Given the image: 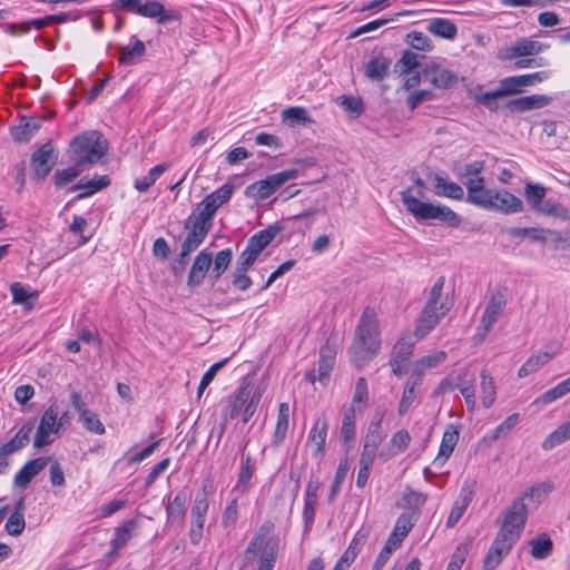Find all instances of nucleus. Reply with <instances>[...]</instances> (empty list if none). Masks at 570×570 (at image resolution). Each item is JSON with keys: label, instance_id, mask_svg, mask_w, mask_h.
Wrapping results in <instances>:
<instances>
[{"label": "nucleus", "instance_id": "obj_1", "mask_svg": "<svg viewBox=\"0 0 570 570\" xmlns=\"http://www.w3.org/2000/svg\"><path fill=\"white\" fill-rule=\"evenodd\" d=\"M528 509L522 498L515 499L505 511L500 529L483 559V570H495L521 537Z\"/></svg>", "mask_w": 570, "mask_h": 570}, {"label": "nucleus", "instance_id": "obj_2", "mask_svg": "<svg viewBox=\"0 0 570 570\" xmlns=\"http://www.w3.org/2000/svg\"><path fill=\"white\" fill-rule=\"evenodd\" d=\"M425 184L423 179L416 178L414 184L401 193V199L406 210L416 219L422 222L438 220L456 227L461 224V217L450 207L423 202L425 197Z\"/></svg>", "mask_w": 570, "mask_h": 570}, {"label": "nucleus", "instance_id": "obj_3", "mask_svg": "<svg viewBox=\"0 0 570 570\" xmlns=\"http://www.w3.org/2000/svg\"><path fill=\"white\" fill-rule=\"evenodd\" d=\"M380 346L381 332L376 312L367 306L358 320L350 348L352 363L356 367H363L376 355Z\"/></svg>", "mask_w": 570, "mask_h": 570}, {"label": "nucleus", "instance_id": "obj_4", "mask_svg": "<svg viewBox=\"0 0 570 570\" xmlns=\"http://www.w3.org/2000/svg\"><path fill=\"white\" fill-rule=\"evenodd\" d=\"M445 278L440 276L431 287L426 302L416 320L414 335L425 337L453 307V301L443 293Z\"/></svg>", "mask_w": 570, "mask_h": 570}, {"label": "nucleus", "instance_id": "obj_5", "mask_svg": "<svg viewBox=\"0 0 570 570\" xmlns=\"http://www.w3.org/2000/svg\"><path fill=\"white\" fill-rule=\"evenodd\" d=\"M108 151V141L98 130L77 135L69 145L70 158L76 166L88 167L98 164Z\"/></svg>", "mask_w": 570, "mask_h": 570}, {"label": "nucleus", "instance_id": "obj_6", "mask_svg": "<svg viewBox=\"0 0 570 570\" xmlns=\"http://www.w3.org/2000/svg\"><path fill=\"white\" fill-rule=\"evenodd\" d=\"M264 389L254 387L249 383L240 385L237 391L228 397L224 410V419L234 420L242 415L243 423H247L257 410Z\"/></svg>", "mask_w": 570, "mask_h": 570}, {"label": "nucleus", "instance_id": "obj_7", "mask_svg": "<svg viewBox=\"0 0 570 570\" xmlns=\"http://www.w3.org/2000/svg\"><path fill=\"white\" fill-rule=\"evenodd\" d=\"M59 407L56 403H52L41 415L40 423L37 428L35 438H33V446L36 449H41L52 442L51 434L59 433L60 429L63 426V416L62 414L59 419Z\"/></svg>", "mask_w": 570, "mask_h": 570}, {"label": "nucleus", "instance_id": "obj_8", "mask_svg": "<svg viewBox=\"0 0 570 570\" xmlns=\"http://www.w3.org/2000/svg\"><path fill=\"white\" fill-rule=\"evenodd\" d=\"M298 176V170L291 168L275 173L264 179L257 180L247 187L246 193L256 199L264 200L272 196L278 188H281L288 180Z\"/></svg>", "mask_w": 570, "mask_h": 570}, {"label": "nucleus", "instance_id": "obj_9", "mask_svg": "<svg viewBox=\"0 0 570 570\" xmlns=\"http://www.w3.org/2000/svg\"><path fill=\"white\" fill-rule=\"evenodd\" d=\"M507 297L503 292L498 289L491 293L478 326L476 335L481 341H483L491 332L493 325L498 322L499 317L503 313Z\"/></svg>", "mask_w": 570, "mask_h": 570}, {"label": "nucleus", "instance_id": "obj_10", "mask_svg": "<svg viewBox=\"0 0 570 570\" xmlns=\"http://www.w3.org/2000/svg\"><path fill=\"white\" fill-rule=\"evenodd\" d=\"M248 557L250 553H258L257 570H273L277 557V543L257 534L252 538L246 551Z\"/></svg>", "mask_w": 570, "mask_h": 570}, {"label": "nucleus", "instance_id": "obj_11", "mask_svg": "<svg viewBox=\"0 0 570 570\" xmlns=\"http://www.w3.org/2000/svg\"><path fill=\"white\" fill-rule=\"evenodd\" d=\"M544 48V45L539 41H533L528 38H519L509 46L502 47L497 53V58L501 61L518 60L522 57H530L538 55Z\"/></svg>", "mask_w": 570, "mask_h": 570}, {"label": "nucleus", "instance_id": "obj_12", "mask_svg": "<svg viewBox=\"0 0 570 570\" xmlns=\"http://www.w3.org/2000/svg\"><path fill=\"white\" fill-rule=\"evenodd\" d=\"M213 223L197 213H193L186 220L187 235L183 242L181 249L197 248L212 228Z\"/></svg>", "mask_w": 570, "mask_h": 570}, {"label": "nucleus", "instance_id": "obj_13", "mask_svg": "<svg viewBox=\"0 0 570 570\" xmlns=\"http://www.w3.org/2000/svg\"><path fill=\"white\" fill-rule=\"evenodd\" d=\"M233 190V184H224L222 187L207 195L197 206L195 213L213 223L215 213L223 204L230 199Z\"/></svg>", "mask_w": 570, "mask_h": 570}, {"label": "nucleus", "instance_id": "obj_14", "mask_svg": "<svg viewBox=\"0 0 570 570\" xmlns=\"http://www.w3.org/2000/svg\"><path fill=\"white\" fill-rule=\"evenodd\" d=\"M57 161L53 145L48 141L38 148L31 156L32 177L43 179Z\"/></svg>", "mask_w": 570, "mask_h": 570}, {"label": "nucleus", "instance_id": "obj_15", "mask_svg": "<svg viewBox=\"0 0 570 570\" xmlns=\"http://www.w3.org/2000/svg\"><path fill=\"white\" fill-rule=\"evenodd\" d=\"M336 350L330 344H325L320 350V358L317 364V376L315 370L307 372L305 377L308 382L314 383L316 380L325 385L330 380V374L334 368Z\"/></svg>", "mask_w": 570, "mask_h": 570}, {"label": "nucleus", "instance_id": "obj_16", "mask_svg": "<svg viewBox=\"0 0 570 570\" xmlns=\"http://www.w3.org/2000/svg\"><path fill=\"white\" fill-rule=\"evenodd\" d=\"M463 184L468 190V203L484 209L491 207L493 190L485 188L483 177L469 178L468 180H463Z\"/></svg>", "mask_w": 570, "mask_h": 570}, {"label": "nucleus", "instance_id": "obj_17", "mask_svg": "<svg viewBox=\"0 0 570 570\" xmlns=\"http://www.w3.org/2000/svg\"><path fill=\"white\" fill-rule=\"evenodd\" d=\"M139 528V519L131 518L115 528L114 537L110 540L109 556H117L118 551L124 548L137 534Z\"/></svg>", "mask_w": 570, "mask_h": 570}, {"label": "nucleus", "instance_id": "obj_18", "mask_svg": "<svg viewBox=\"0 0 570 570\" xmlns=\"http://www.w3.org/2000/svg\"><path fill=\"white\" fill-rule=\"evenodd\" d=\"M423 73L435 88L440 89L450 88L454 86L459 80V77L455 72L443 68L438 63L428 65L424 68Z\"/></svg>", "mask_w": 570, "mask_h": 570}, {"label": "nucleus", "instance_id": "obj_19", "mask_svg": "<svg viewBox=\"0 0 570 570\" xmlns=\"http://www.w3.org/2000/svg\"><path fill=\"white\" fill-rule=\"evenodd\" d=\"M552 98L546 95H531L512 99L505 104V109L513 114L525 112L550 105Z\"/></svg>", "mask_w": 570, "mask_h": 570}, {"label": "nucleus", "instance_id": "obj_20", "mask_svg": "<svg viewBox=\"0 0 570 570\" xmlns=\"http://www.w3.org/2000/svg\"><path fill=\"white\" fill-rule=\"evenodd\" d=\"M415 512L402 513L394 525L392 533L389 535L386 544L397 549L402 541L406 538L409 532L415 524Z\"/></svg>", "mask_w": 570, "mask_h": 570}, {"label": "nucleus", "instance_id": "obj_21", "mask_svg": "<svg viewBox=\"0 0 570 570\" xmlns=\"http://www.w3.org/2000/svg\"><path fill=\"white\" fill-rule=\"evenodd\" d=\"M492 205L489 209H495L505 214L520 213L523 204L520 198L508 190H498L492 193Z\"/></svg>", "mask_w": 570, "mask_h": 570}, {"label": "nucleus", "instance_id": "obj_22", "mask_svg": "<svg viewBox=\"0 0 570 570\" xmlns=\"http://www.w3.org/2000/svg\"><path fill=\"white\" fill-rule=\"evenodd\" d=\"M50 458L40 456L27 462L16 474L14 484L19 488H26L31 480L38 475L49 463Z\"/></svg>", "mask_w": 570, "mask_h": 570}, {"label": "nucleus", "instance_id": "obj_23", "mask_svg": "<svg viewBox=\"0 0 570 570\" xmlns=\"http://www.w3.org/2000/svg\"><path fill=\"white\" fill-rule=\"evenodd\" d=\"M119 63L122 66H132L139 62L146 55L145 43L136 36L130 38L128 46H120Z\"/></svg>", "mask_w": 570, "mask_h": 570}, {"label": "nucleus", "instance_id": "obj_24", "mask_svg": "<svg viewBox=\"0 0 570 570\" xmlns=\"http://www.w3.org/2000/svg\"><path fill=\"white\" fill-rule=\"evenodd\" d=\"M328 431V422L326 419H316L309 431L307 443L315 446L313 456H322L325 450L326 438Z\"/></svg>", "mask_w": 570, "mask_h": 570}, {"label": "nucleus", "instance_id": "obj_25", "mask_svg": "<svg viewBox=\"0 0 570 570\" xmlns=\"http://www.w3.org/2000/svg\"><path fill=\"white\" fill-rule=\"evenodd\" d=\"M110 184V179L106 175L95 176L92 179L81 178L76 185H73L70 190L75 191L78 189H82L77 199L87 198L94 195L97 191L102 190L108 187Z\"/></svg>", "mask_w": 570, "mask_h": 570}, {"label": "nucleus", "instance_id": "obj_26", "mask_svg": "<svg viewBox=\"0 0 570 570\" xmlns=\"http://www.w3.org/2000/svg\"><path fill=\"white\" fill-rule=\"evenodd\" d=\"M459 440V432L453 425H449L444 431L440 444L439 453L434 459V464L443 465L452 454Z\"/></svg>", "mask_w": 570, "mask_h": 570}, {"label": "nucleus", "instance_id": "obj_27", "mask_svg": "<svg viewBox=\"0 0 570 570\" xmlns=\"http://www.w3.org/2000/svg\"><path fill=\"white\" fill-rule=\"evenodd\" d=\"M410 442V433L404 429L399 430L392 435L386 449H383L380 452V458L389 460L390 458L397 455L399 453L405 451Z\"/></svg>", "mask_w": 570, "mask_h": 570}, {"label": "nucleus", "instance_id": "obj_28", "mask_svg": "<svg viewBox=\"0 0 570 570\" xmlns=\"http://www.w3.org/2000/svg\"><path fill=\"white\" fill-rule=\"evenodd\" d=\"M24 509H26L24 498L21 497L16 502L14 510L9 515V518L6 522L4 529L8 532V534L17 537V535L21 534L22 531L24 530V527H26L24 514H23Z\"/></svg>", "mask_w": 570, "mask_h": 570}, {"label": "nucleus", "instance_id": "obj_29", "mask_svg": "<svg viewBox=\"0 0 570 570\" xmlns=\"http://www.w3.org/2000/svg\"><path fill=\"white\" fill-rule=\"evenodd\" d=\"M473 492L469 487H463L460 497L455 500L446 520V527H454L464 514L466 508L472 501Z\"/></svg>", "mask_w": 570, "mask_h": 570}, {"label": "nucleus", "instance_id": "obj_30", "mask_svg": "<svg viewBox=\"0 0 570 570\" xmlns=\"http://www.w3.org/2000/svg\"><path fill=\"white\" fill-rule=\"evenodd\" d=\"M570 393V376L556 386L547 390L544 393L539 395L533 402V406H546L554 401L563 397L564 395Z\"/></svg>", "mask_w": 570, "mask_h": 570}, {"label": "nucleus", "instance_id": "obj_31", "mask_svg": "<svg viewBox=\"0 0 570 570\" xmlns=\"http://www.w3.org/2000/svg\"><path fill=\"white\" fill-rule=\"evenodd\" d=\"M212 265V255L208 252H200L196 257L188 276V285L196 286L205 277Z\"/></svg>", "mask_w": 570, "mask_h": 570}, {"label": "nucleus", "instance_id": "obj_32", "mask_svg": "<svg viewBox=\"0 0 570 570\" xmlns=\"http://www.w3.org/2000/svg\"><path fill=\"white\" fill-rule=\"evenodd\" d=\"M428 31L436 37L452 40L458 33L455 23L445 18H433L429 20Z\"/></svg>", "mask_w": 570, "mask_h": 570}, {"label": "nucleus", "instance_id": "obj_33", "mask_svg": "<svg viewBox=\"0 0 570 570\" xmlns=\"http://www.w3.org/2000/svg\"><path fill=\"white\" fill-rule=\"evenodd\" d=\"M12 302L22 305L26 309H31L33 301L38 298V292L32 291L30 286L21 283H13L10 287Z\"/></svg>", "mask_w": 570, "mask_h": 570}, {"label": "nucleus", "instance_id": "obj_34", "mask_svg": "<svg viewBox=\"0 0 570 570\" xmlns=\"http://www.w3.org/2000/svg\"><path fill=\"white\" fill-rule=\"evenodd\" d=\"M281 230L282 227L278 225H271L267 228L259 230L248 239L246 249H265V247L273 242Z\"/></svg>", "mask_w": 570, "mask_h": 570}, {"label": "nucleus", "instance_id": "obj_35", "mask_svg": "<svg viewBox=\"0 0 570 570\" xmlns=\"http://www.w3.org/2000/svg\"><path fill=\"white\" fill-rule=\"evenodd\" d=\"M434 188L438 196H443L455 200H461L464 196V190L459 184L449 181L439 175L434 177Z\"/></svg>", "mask_w": 570, "mask_h": 570}, {"label": "nucleus", "instance_id": "obj_36", "mask_svg": "<svg viewBox=\"0 0 570 570\" xmlns=\"http://www.w3.org/2000/svg\"><path fill=\"white\" fill-rule=\"evenodd\" d=\"M480 379V394L482 404L485 409H489L493 405L497 397V386L494 379L488 372V370L481 371Z\"/></svg>", "mask_w": 570, "mask_h": 570}, {"label": "nucleus", "instance_id": "obj_37", "mask_svg": "<svg viewBox=\"0 0 570 570\" xmlns=\"http://www.w3.org/2000/svg\"><path fill=\"white\" fill-rule=\"evenodd\" d=\"M187 495L185 492H178L166 505L168 522L183 521L186 514Z\"/></svg>", "mask_w": 570, "mask_h": 570}, {"label": "nucleus", "instance_id": "obj_38", "mask_svg": "<svg viewBox=\"0 0 570 570\" xmlns=\"http://www.w3.org/2000/svg\"><path fill=\"white\" fill-rule=\"evenodd\" d=\"M50 26L47 16L39 19H31L19 23L2 24L3 30L11 36H20L30 31L31 28L42 29Z\"/></svg>", "mask_w": 570, "mask_h": 570}, {"label": "nucleus", "instance_id": "obj_39", "mask_svg": "<svg viewBox=\"0 0 570 570\" xmlns=\"http://www.w3.org/2000/svg\"><path fill=\"white\" fill-rule=\"evenodd\" d=\"M213 493V484L212 482H205L203 484V492L198 494L194 501L190 511V518H206L207 511L209 509V499L208 497Z\"/></svg>", "mask_w": 570, "mask_h": 570}, {"label": "nucleus", "instance_id": "obj_40", "mask_svg": "<svg viewBox=\"0 0 570 570\" xmlns=\"http://www.w3.org/2000/svg\"><path fill=\"white\" fill-rule=\"evenodd\" d=\"M508 234L512 237L528 238L534 243L543 244L547 235H552L553 232L538 227H512L508 229Z\"/></svg>", "mask_w": 570, "mask_h": 570}, {"label": "nucleus", "instance_id": "obj_41", "mask_svg": "<svg viewBox=\"0 0 570 570\" xmlns=\"http://www.w3.org/2000/svg\"><path fill=\"white\" fill-rule=\"evenodd\" d=\"M570 440V419L553 430L542 442V449L548 451Z\"/></svg>", "mask_w": 570, "mask_h": 570}, {"label": "nucleus", "instance_id": "obj_42", "mask_svg": "<svg viewBox=\"0 0 570 570\" xmlns=\"http://www.w3.org/2000/svg\"><path fill=\"white\" fill-rule=\"evenodd\" d=\"M282 118L283 121H286L291 127L296 125L308 126L314 122L304 107L296 106L284 109L282 111Z\"/></svg>", "mask_w": 570, "mask_h": 570}, {"label": "nucleus", "instance_id": "obj_43", "mask_svg": "<svg viewBox=\"0 0 570 570\" xmlns=\"http://www.w3.org/2000/svg\"><path fill=\"white\" fill-rule=\"evenodd\" d=\"M355 412V407L351 405L343 413L340 435L341 440L346 444L353 442L356 436Z\"/></svg>", "mask_w": 570, "mask_h": 570}, {"label": "nucleus", "instance_id": "obj_44", "mask_svg": "<svg viewBox=\"0 0 570 570\" xmlns=\"http://www.w3.org/2000/svg\"><path fill=\"white\" fill-rule=\"evenodd\" d=\"M289 423V406L287 403H281L278 407L277 422L274 431V444L278 445L286 436Z\"/></svg>", "mask_w": 570, "mask_h": 570}, {"label": "nucleus", "instance_id": "obj_45", "mask_svg": "<svg viewBox=\"0 0 570 570\" xmlns=\"http://www.w3.org/2000/svg\"><path fill=\"white\" fill-rule=\"evenodd\" d=\"M537 213L552 216L561 220H570V210L562 204L549 198L537 209Z\"/></svg>", "mask_w": 570, "mask_h": 570}, {"label": "nucleus", "instance_id": "obj_46", "mask_svg": "<svg viewBox=\"0 0 570 570\" xmlns=\"http://www.w3.org/2000/svg\"><path fill=\"white\" fill-rule=\"evenodd\" d=\"M253 473H254V463H253L250 455H247L242 461L238 480H237L235 488L233 489V492H235V491H240L242 493L247 492Z\"/></svg>", "mask_w": 570, "mask_h": 570}, {"label": "nucleus", "instance_id": "obj_47", "mask_svg": "<svg viewBox=\"0 0 570 570\" xmlns=\"http://www.w3.org/2000/svg\"><path fill=\"white\" fill-rule=\"evenodd\" d=\"M350 468H351L350 459L347 456L342 458L340 461V464L337 466V470H336V473H335V476H334V480H333V483L331 487V491L328 494L330 503H332L338 495V493L341 491L342 483H343L344 479L346 478V474H347Z\"/></svg>", "mask_w": 570, "mask_h": 570}, {"label": "nucleus", "instance_id": "obj_48", "mask_svg": "<svg viewBox=\"0 0 570 570\" xmlns=\"http://www.w3.org/2000/svg\"><path fill=\"white\" fill-rule=\"evenodd\" d=\"M547 189L540 184L527 183L524 186V197L530 207L537 212L546 200Z\"/></svg>", "mask_w": 570, "mask_h": 570}, {"label": "nucleus", "instance_id": "obj_49", "mask_svg": "<svg viewBox=\"0 0 570 570\" xmlns=\"http://www.w3.org/2000/svg\"><path fill=\"white\" fill-rule=\"evenodd\" d=\"M390 67V61L384 57L371 59L365 67V76L373 80H382Z\"/></svg>", "mask_w": 570, "mask_h": 570}, {"label": "nucleus", "instance_id": "obj_50", "mask_svg": "<svg viewBox=\"0 0 570 570\" xmlns=\"http://www.w3.org/2000/svg\"><path fill=\"white\" fill-rule=\"evenodd\" d=\"M530 546L534 559H546L551 553L553 543L547 534H542L532 539Z\"/></svg>", "mask_w": 570, "mask_h": 570}, {"label": "nucleus", "instance_id": "obj_51", "mask_svg": "<svg viewBox=\"0 0 570 570\" xmlns=\"http://www.w3.org/2000/svg\"><path fill=\"white\" fill-rule=\"evenodd\" d=\"M419 386L415 382H406L401 401L399 403L397 412L400 415H404L413 404L414 400L419 394Z\"/></svg>", "mask_w": 570, "mask_h": 570}, {"label": "nucleus", "instance_id": "obj_52", "mask_svg": "<svg viewBox=\"0 0 570 570\" xmlns=\"http://www.w3.org/2000/svg\"><path fill=\"white\" fill-rule=\"evenodd\" d=\"M38 128L39 125L36 121H24L19 126H12L10 128V134L14 141L24 142L33 136Z\"/></svg>", "mask_w": 570, "mask_h": 570}, {"label": "nucleus", "instance_id": "obj_53", "mask_svg": "<svg viewBox=\"0 0 570 570\" xmlns=\"http://www.w3.org/2000/svg\"><path fill=\"white\" fill-rule=\"evenodd\" d=\"M403 501L405 507L411 509V512H415V521L420 515V509L426 502V495L422 492L414 491L412 489H406L403 494Z\"/></svg>", "mask_w": 570, "mask_h": 570}, {"label": "nucleus", "instance_id": "obj_54", "mask_svg": "<svg viewBox=\"0 0 570 570\" xmlns=\"http://www.w3.org/2000/svg\"><path fill=\"white\" fill-rule=\"evenodd\" d=\"M519 414L513 413L509 415L502 423H500L485 439L497 441L510 433V431L518 424Z\"/></svg>", "mask_w": 570, "mask_h": 570}, {"label": "nucleus", "instance_id": "obj_55", "mask_svg": "<svg viewBox=\"0 0 570 570\" xmlns=\"http://www.w3.org/2000/svg\"><path fill=\"white\" fill-rule=\"evenodd\" d=\"M420 56L411 50H405L402 57L396 61L395 69L401 75L409 73L420 63Z\"/></svg>", "mask_w": 570, "mask_h": 570}, {"label": "nucleus", "instance_id": "obj_56", "mask_svg": "<svg viewBox=\"0 0 570 570\" xmlns=\"http://www.w3.org/2000/svg\"><path fill=\"white\" fill-rule=\"evenodd\" d=\"M80 421L83 424V426L96 434H104L106 432L105 426L102 422L100 421L98 414L95 412L88 410L83 411L80 415Z\"/></svg>", "mask_w": 570, "mask_h": 570}, {"label": "nucleus", "instance_id": "obj_57", "mask_svg": "<svg viewBox=\"0 0 570 570\" xmlns=\"http://www.w3.org/2000/svg\"><path fill=\"white\" fill-rule=\"evenodd\" d=\"M521 88L522 86L520 85L519 77L511 76L501 79L497 90L499 91L498 95H501L502 97H508L520 94Z\"/></svg>", "mask_w": 570, "mask_h": 570}, {"label": "nucleus", "instance_id": "obj_58", "mask_svg": "<svg viewBox=\"0 0 570 570\" xmlns=\"http://www.w3.org/2000/svg\"><path fill=\"white\" fill-rule=\"evenodd\" d=\"M83 167L73 166L65 168L62 170H57L53 175L55 184L57 187H62L69 183H71L76 177L80 175Z\"/></svg>", "mask_w": 570, "mask_h": 570}, {"label": "nucleus", "instance_id": "obj_59", "mask_svg": "<svg viewBox=\"0 0 570 570\" xmlns=\"http://www.w3.org/2000/svg\"><path fill=\"white\" fill-rule=\"evenodd\" d=\"M406 38L411 47L416 50L430 51L432 49L431 39L421 31H411Z\"/></svg>", "mask_w": 570, "mask_h": 570}, {"label": "nucleus", "instance_id": "obj_60", "mask_svg": "<svg viewBox=\"0 0 570 570\" xmlns=\"http://www.w3.org/2000/svg\"><path fill=\"white\" fill-rule=\"evenodd\" d=\"M413 354V344L405 340H400L394 345L391 360L406 363Z\"/></svg>", "mask_w": 570, "mask_h": 570}, {"label": "nucleus", "instance_id": "obj_61", "mask_svg": "<svg viewBox=\"0 0 570 570\" xmlns=\"http://www.w3.org/2000/svg\"><path fill=\"white\" fill-rule=\"evenodd\" d=\"M498 94H499V91L495 89V90L488 91V92L476 94V95H474L473 99L478 104L488 108L490 111H497L499 108L497 100L499 98H502V96L498 95Z\"/></svg>", "mask_w": 570, "mask_h": 570}, {"label": "nucleus", "instance_id": "obj_62", "mask_svg": "<svg viewBox=\"0 0 570 570\" xmlns=\"http://www.w3.org/2000/svg\"><path fill=\"white\" fill-rule=\"evenodd\" d=\"M164 12V6L156 0H149L145 3L140 2V7L137 9V14L145 18H158Z\"/></svg>", "mask_w": 570, "mask_h": 570}, {"label": "nucleus", "instance_id": "obj_63", "mask_svg": "<svg viewBox=\"0 0 570 570\" xmlns=\"http://www.w3.org/2000/svg\"><path fill=\"white\" fill-rule=\"evenodd\" d=\"M470 543H461L456 547V550L451 557V560L448 564L449 570H461L462 564L465 561V558L469 553Z\"/></svg>", "mask_w": 570, "mask_h": 570}, {"label": "nucleus", "instance_id": "obj_64", "mask_svg": "<svg viewBox=\"0 0 570 570\" xmlns=\"http://www.w3.org/2000/svg\"><path fill=\"white\" fill-rule=\"evenodd\" d=\"M484 169V161L475 160L473 163L464 165L459 171L458 176L461 179L468 180L469 178H478L481 177L480 174Z\"/></svg>", "mask_w": 570, "mask_h": 570}]
</instances>
